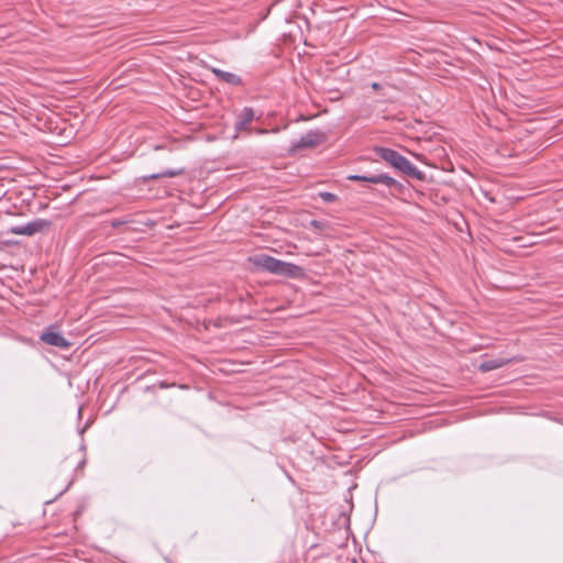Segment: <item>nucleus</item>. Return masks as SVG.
<instances>
[{
    "instance_id": "2",
    "label": "nucleus",
    "mask_w": 563,
    "mask_h": 563,
    "mask_svg": "<svg viewBox=\"0 0 563 563\" xmlns=\"http://www.w3.org/2000/svg\"><path fill=\"white\" fill-rule=\"evenodd\" d=\"M253 262L257 268L275 275L292 278L302 275V268L300 266L277 260L269 255H257Z\"/></svg>"
},
{
    "instance_id": "16",
    "label": "nucleus",
    "mask_w": 563,
    "mask_h": 563,
    "mask_svg": "<svg viewBox=\"0 0 563 563\" xmlns=\"http://www.w3.org/2000/svg\"><path fill=\"white\" fill-rule=\"evenodd\" d=\"M266 130H260L258 133H266Z\"/></svg>"
},
{
    "instance_id": "15",
    "label": "nucleus",
    "mask_w": 563,
    "mask_h": 563,
    "mask_svg": "<svg viewBox=\"0 0 563 563\" xmlns=\"http://www.w3.org/2000/svg\"><path fill=\"white\" fill-rule=\"evenodd\" d=\"M84 465H85V460H81V461L79 462V467H82Z\"/></svg>"
},
{
    "instance_id": "8",
    "label": "nucleus",
    "mask_w": 563,
    "mask_h": 563,
    "mask_svg": "<svg viewBox=\"0 0 563 563\" xmlns=\"http://www.w3.org/2000/svg\"><path fill=\"white\" fill-rule=\"evenodd\" d=\"M255 119V112L253 108L245 107L243 110L238 114L235 123H234V130L236 133H241L242 131H247L250 128V124Z\"/></svg>"
},
{
    "instance_id": "14",
    "label": "nucleus",
    "mask_w": 563,
    "mask_h": 563,
    "mask_svg": "<svg viewBox=\"0 0 563 563\" xmlns=\"http://www.w3.org/2000/svg\"><path fill=\"white\" fill-rule=\"evenodd\" d=\"M372 88H373V89H378V88H379V84L374 82V84L372 85Z\"/></svg>"
},
{
    "instance_id": "1",
    "label": "nucleus",
    "mask_w": 563,
    "mask_h": 563,
    "mask_svg": "<svg viewBox=\"0 0 563 563\" xmlns=\"http://www.w3.org/2000/svg\"><path fill=\"white\" fill-rule=\"evenodd\" d=\"M374 152L379 158L404 175L420 181L426 179V174L397 151L389 147L376 146L374 147Z\"/></svg>"
},
{
    "instance_id": "4",
    "label": "nucleus",
    "mask_w": 563,
    "mask_h": 563,
    "mask_svg": "<svg viewBox=\"0 0 563 563\" xmlns=\"http://www.w3.org/2000/svg\"><path fill=\"white\" fill-rule=\"evenodd\" d=\"M347 179L351 181H365L369 184H383L387 187H396L398 189L401 188V184L398 183L393 177L388 176L387 174H377V175H350L347 176Z\"/></svg>"
},
{
    "instance_id": "6",
    "label": "nucleus",
    "mask_w": 563,
    "mask_h": 563,
    "mask_svg": "<svg viewBox=\"0 0 563 563\" xmlns=\"http://www.w3.org/2000/svg\"><path fill=\"white\" fill-rule=\"evenodd\" d=\"M325 141V134L320 131H308L294 145V150L313 148Z\"/></svg>"
},
{
    "instance_id": "5",
    "label": "nucleus",
    "mask_w": 563,
    "mask_h": 563,
    "mask_svg": "<svg viewBox=\"0 0 563 563\" xmlns=\"http://www.w3.org/2000/svg\"><path fill=\"white\" fill-rule=\"evenodd\" d=\"M40 340L51 346H55L62 350H67L71 345V343L66 338H64L63 334L57 332L52 325L43 331V333L40 335Z\"/></svg>"
},
{
    "instance_id": "7",
    "label": "nucleus",
    "mask_w": 563,
    "mask_h": 563,
    "mask_svg": "<svg viewBox=\"0 0 563 563\" xmlns=\"http://www.w3.org/2000/svg\"><path fill=\"white\" fill-rule=\"evenodd\" d=\"M520 361H522V358L518 357V356L490 358V360L483 361L478 365V371H481L482 373H487V372L504 367L506 365H509L510 363L520 362Z\"/></svg>"
},
{
    "instance_id": "9",
    "label": "nucleus",
    "mask_w": 563,
    "mask_h": 563,
    "mask_svg": "<svg viewBox=\"0 0 563 563\" xmlns=\"http://www.w3.org/2000/svg\"><path fill=\"white\" fill-rule=\"evenodd\" d=\"M210 70H211V73L213 75L217 76V78L219 80H221L223 82H227V84L232 85V86H240V85H242V79L236 74H233V73H230V71H225V70H222V69L217 68V67H211Z\"/></svg>"
},
{
    "instance_id": "3",
    "label": "nucleus",
    "mask_w": 563,
    "mask_h": 563,
    "mask_svg": "<svg viewBox=\"0 0 563 563\" xmlns=\"http://www.w3.org/2000/svg\"><path fill=\"white\" fill-rule=\"evenodd\" d=\"M52 227V221L45 219H35L31 222L21 225H14L10 229L12 234L32 236L36 233L48 230Z\"/></svg>"
},
{
    "instance_id": "10",
    "label": "nucleus",
    "mask_w": 563,
    "mask_h": 563,
    "mask_svg": "<svg viewBox=\"0 0 563 563\" xmlns=\"http://www.w3.org/2000/svg\"><path fill=\"white\" fill-rule=\"evenodd\" d=\"M184 173V169H166L162 173H158V174H152L150 176H146L144 177L145 180H150V179H159V178H164V177H176V176H179Z\"/></svg>"
},
{
    "instance_id": "13",
    "label": "nucleus",
    "mask_w": 563,
    "mask_h": 563,
    "mask_svg": "<svg viewBox=\"0 0 563 563\" xmlns=\"http://www.w3.org/2000/svg\"><path fill=\"white\" fill-rule=\"evenodd\" d=\"M311 225L317 228V229H321L322 228V223L317 221V220H312L311 221Z\"/></svg>"
},
{
    "instance_id": "12",
    "label": "nucleus",
    "mask_w": 563,
    "mask_h": 563,
    "mask_svg": "<svg viewBox=\"0 0 563 563\" xmlns=\"http://www.w3.org/2000/svg\"><path fill=\"white\" fill-rule=\"evenodd\" d=\"M123 223H125V221H122V220H113V221L111 222V225H112L113 228H117V227H119V225H121V224H123Z\"/></svg>"
},
{
    "instance_id": "11",
    "label": "nucleus",
    "mask_w": 563,
    "mask_h": 563,
    "mask_svg": "<svg viewBox=\"0 0 563 563\" xmlns=\"http://www.w3.org/2000/svg\"><path fill=\"white\" fill-rule=\"evenodd\" d=\"M319 196L327 203L334 202L338 199L336 195L329 192V191H322L319 194Z\"/></svg>"
}]
</instances>
